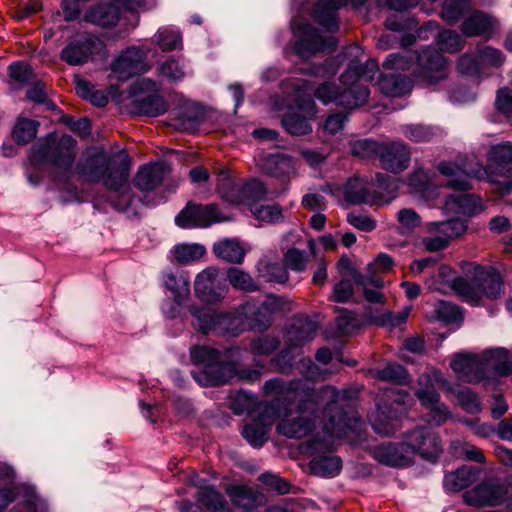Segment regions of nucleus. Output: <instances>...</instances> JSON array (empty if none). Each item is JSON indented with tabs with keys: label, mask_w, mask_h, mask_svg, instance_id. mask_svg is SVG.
I'll list each match as a JSON object with an SVG mask.
<instances>
[{
	"label": "nucleus",
	"mask_w": 512,
	"mask_h": 512,
	"mask_svg": "<svg viewBox=\"0 0 512 512\" xmlns=\"http://www.w3.org/2000/svg\"><path fill=\"white\" fill-rule=\"evenodd\" d=\"M342 399L344 395L334 387L327 386L315 392L307 383L292 382L285 390L287 404L284 407L283 417L277 425V431L289 438L307 436L314 427L315 402H327L324 411L325 436L321 440L314 438L302 444L301 450L311 454L328 450L332 445L330 439L342 437L346 429L352 427V418L348 417L347 412L343 410L344 406L339 404Z\"/></svg>",
	"instance_id": "obj_1"
},
{
	"label": "nucleus",
	"mask_w": 512,
	"mask_h": 512,
	"mask_svg": "<svg viewBox=\"0 0 512 512\" xmlns=\"http://www.w3.org/2000/svg\"><path fill=\"white\" fill-rule=\"evenodd\" d=\"M439 172L451 179L447 185L452 189L466 191L472 188L471 179H487L498 185V191L506 194L512 191V144L495 146L489 153L487 168L475 157L461 156L457 162H441Z\"/></svg>",
	"instance_id": "obj_2"
},
{
	"label": "nucleus",
	"mask_w": 512,
	"mask_h": 512,
	"mask_svg": "<svg viewBox=\"0 0 512 512\" xmlns=\"http://www.w3.org/2000/svg\"><path fill=\"white\" fill-rule=\"evenodd\" d=\"M130 158L124 151L114 154L96 152L88 155L76 167L77 172L89 182H102L112 191L127 188Z\"/></svg>",
	"instance_id": "obj_3"
},
{
	"label": "nucleus",
	"mask_w": 512,
	"mask_h": 512,
	"mask_svg": "<svg viewBox=\"0 0 512 512\" xmlns=\"http://www.w3.org/2000/svg\"><path fill=\"white\" fill-rule=\"evenodd\" d=\"M361 75V67L352 61L340 77L341 86L324 82L315 90L314 95L325 105L335 103L346 109L362 106L368 100L369 90L359 82Z\"/></svg>",
	"instance_id": "obj_4"
},
{
	"label": "nucleus",
	"mask_w": 512,
	"mask_h": 512,
	"mask_svg": "<svg viewBox=\"0 0 512 512\" xmlns=\"http://www.w3.org/2000/svg\"><path fill=\"white\" fill-rule=\"evenodd\" d=\"M76 156V141L68 135L59 139L50 134L37 147L33 148L32 161L47 162L52 169L55 179L67 181L73 174V164Z\"/></svg>",
	"instance_id": "obj_5"
},
{
	"label": "nucleus",
	"mask_w": 512,
	"mask_h": 512,
	"mask_svg": "<svg viewBox=\"0 0 512 512\" xmlns=\"http://www.w3.org/2000/svg\"><path fill=\"white\" fill-rule=\"evenodd\" d=\"M466 271L472 273L469 281L458 277L452 283L453 290L466 302L478 305L484 296L495 299L501 294L502 281L498 274L490 273L474 263H468Z\"/></svg>",
	"instance_id": "obj_6"
},
{
	"label": "nucleus",
	"mask_w": 512,
	"mask_h": 512,
	"mask_svg": "<svg viewBox=\"0 0 512 512\" xmlns=\"http://www.w3.org/2000/svg\"><path fill=\"white\" fill-rule=\"evenodd\" d=\"M194 363L203 367L193 371L194 379L203 386H218L230 381L235 375V367L225 362L220 353L207 346L193 347L190 351Z\"/></svg>",
	"instance_id": "obj_7"
},
{
	"label": "nucleus",
	"mask_w": 512,
	"mask_h": 512,
	"mask_svg": "<svg viewBox=\"0 0 512 512\" xmlns=\"http://www.w3.org/2000/svg\"><path fill=\"white\" fill-rule=\"evenodd\" d=\"M419 388L416 390V396L426 408L430 410V421L439 426L444 424L451 416L449 408L440 402V395L437 388L446 389L452 392L450 383L443 377L438 370H431L423 373L418 379Z\"/></svg>",
	"instance_id": "obj_8"
},
{
	"label": "nucleus",
	"mask_w": 512,
	"mask_h": 512,
	"mask_svg": "<svg viewBox=\"0 0 512 512\" xmlns=\"http://www.w3.org/2000/svg\"><path fill=\"white\" fill-rule=\"evenodd\" d=\"M415 58L422 67V72L419 75L422 81L427 84H434L446 78L447 62L443 55L437 51H422L417 57L409 51L391 54L386 58L383 66L387 69L405 70L409 68L410 63Z\"/></svg>",
	"instance_id": "obj_9"
},
{
	"label": "nucleus",
	"mask_w": 512,
	"mask_h": 512,
	"mask_svg": "<svg viewBox=\"0 0 512 512\" xmlns=\"http://www.w3.org/2000/svg\"><path fill=\"white\" fill-rule=\"evenodd\" d=\"M409 400L408 393L401 389L388 390L371 417L375 432L383 436L395 433L400 428V418L406 413Z\"/></svg>",
	"instance_id": "obj_10"
},
{
	"label": "nucleus",
	"mask_w": 512,
	"mask_h": 512,
	"mask_svg": "<svg viewBox=\"0 0 512 512\" xmlns=\"http://www.w3.org/2000/svg\"><path fill=\"white\" fill-rule=\"evenodd\" d=\"M190 313L194 317L193 326L204 334L209 332L235 334L240 320L238 317L217 312L209 307L191 306Z\"/></svg>",
	"instance_id": "obj_11"
},
{
	"label": "nucleus",
	"mask_w": 512,
	"mask_h": 512,
	"mask_svg": "<svg viewBox=\"0 0 512 512\" xmlns=\"http://www.w3.org/2000/svg\"><path fill=\"white\" fill-rule=\"evenodd\" d=\"M232 217L224 213L217 205L188 204L175 218L181 228L208 227L213 223L230 221Z\"/></svg>",
	"instance_id": "obj_12"
},
{
	"label": "nucleus",
	"mask_w": 512,
	"mask_h": 512,
	"mask_svg": "<svg viewBox=\"0 0 512 512\" xmlns=\"http://www.w3.org/2000/svg\"><path fill=\"white\" fill-rule=\"evenodd\" d=\"M292 30L298 37L296 53L302 58H308L316 52L329 51L336 46L334 37L322 38L309 24L299 20H293Z\"/></svg>",
	"instance_id": "obj_13"
},
{
	"label": "nucleus",
	"mask_w": 512,
	"mask_h": 512,
	"mask_svg": "<svg viewBox=\"0 0 512 512\" xmlns=\"http://www.w3.org/2000/svg\"><path fill=\"white\" fill-rule=\"evenodd\" d=\"M465 221L456 218L444 222H431L427 225L430 236L422 239L426 251L437 252L448 247L450 241L466 231Z\"/></svg>",
	"instance_id": "obj_14"
},
{
	"label": "nucleus",
	"mask_w": 512,
	"mask_h": 512,
	"mask_svg": "<svg viewBox=\"0 0 512 512\" xmlns=\"http://www.w3.org/2000/svg\"><path fill=\"white\" fill-rule=\"evenodd\" d=\"M150 0H113L109 4H99L89 8L84 14V20L94 25L109 27L120 19L121 7L135 11L144 7Z\"/></svg>",
	"instance_id": "obj_15"
},
{
	"label": "nucleus",
	"mask_w": 512,
	"mask_h": 512,
	"mask_svg": "<svg viewBox=\"0 0 512 512\" xmlns=\"http://www.w3.org/2000/svg\"><path fill=\"white\" fill-rule=\"evenodd\" d=\"M316 331L317 324L307 316L293 318L286 332L287 347L281 352L279 361L283 360L285 366L291 367L294 359L290 357V354L304 343L312 340Z\"/></svg>",
	"instance_id": "obj_16"
},
{
	"label": "nucleus",
	"mask_w": 512,
	"mask_h": 512,
	"mask_svg": "<svg viewBox=\"0 0 512 512\" xmlns=\"http://www.w3.org/2000/svg\"><path fill=\"white\" fill-rule=\"evenodd\" d=\"M405 439L409 450L413 451V459L419 455L423 459L433 461L442 451L440 437L426 426L415 427L407 433Z\"/></svg>",
	"instance_id": "obj_17"
},
{
	"label": "nucleus",
	"mask_w": 512,
	"mask_h": 512,
	"mask_svg": "<svg viewBox=\"0 0 512 512\" xmlns=\"http://www.w3.org/2000/svg\"><path fill=\"white\" fill-rule=\"evenodd\" d=\"M264 390L268 394H283V397H277L275 402L260 403L253 411V419L269 430L277 419L280 421L283 417L284 407L287 404L286 388L278 380L273 379L265 383Z\"/></svg>",
	"instance_id": "obj_18"
},
{
	"label": "nucleus",
	"mask_w": 512,
	"mask_h": 512,
	"mask_svg": "<svg viewBox=\"0 0 512 512\" xmlns=\"http://www.w3.org/2000/svg\"><path fill=\"white\" fill-rule=\"evenodd\" d=\"M196 295L206 302H217L226 293L225 278L221 271L214 266L207 267L195 278Z\"/></svg>",
	"instance_id": "obj_19"
},
{
	"label": "nucleus",
	"mask_w": 512,
	"mask_h": 512,
	"mask_svg": "<svg viewBox=\"0 0 512 512\" xmlns=\"http://www.w3.org/2000/svg\"><path fill=\"white\" fill-rule=\"evenodd\" d=\"M102 48L103 43L97 37L88 34L78 35L62 50L61 58L70 65H81Z\"/></svg>",
	"instance_id": "obj_20"
},
{
	"label": "nucleus",
	"mask_w": 512,
	"mask_h": 512,
	"mask_svg": "<svg viewBox=\"0 0 512 512\" xmlns=\"http://www.w3.org/2000/svg\"><path fill=\"white\" fill-rule=\"evenodd\" d=\"M376 185L365 179L352 178L347 181L343 188V194L349 203L381 205L389 203L393 196L385 198L376 192Z\"/></svg>",
	"instance_id": "obj_21"
},
{
	"label": "nucleus",
	"mask_w": 512,
	"mask_h": 512,
	"mask_svg": "<svg viewBox=\"0 0 512 512\" xmlns=\"http://www.w3.org/2000/svg\"><path fill=\"white\" fill-rule=\"evenodd\" d=\"M144 52L136 47H130L123 51L113 61L111 70L119 80H127L133 76L144 73L148 66L144 61Z\"/></svg>",
	"instance_id": "obj_22"
},
{
	"label": "nucleus",
	"mask_w": 512,
	"mask_h": 512,
	"mask_svg": "<svg viewBox=\"0 0 512 512\" xmlns=\"http://www.w3.org/2000/svg\"><path fill=\"white\" fill-rule=\"evenodd\" d=\"M374 458L387 466L405 467L413 463V451L404 443H382L373 449Z\"/></svg>",
	"instance_id": "obj_23"
},
{
	"label": "nucleus",
	"mask_w": 512,
	"mask_h": 512,
	"mask_svg": "<svg viewBox=\"0 0 512 512\" xmlns=\"http://www.w3.org/2000/svg\"><path fill=\"white\" fill-rule=\"evenodd\" d=\"M450 366L458 378L466 382H479L485 378L480 355L461 352L451 360Z\"/></svg>",
	"instance_id": "obj_24"
},
{
	"label": "nucleus",
	"mask_w": 512,
	"mask_h": 512,
	"mask_svg": "<svg viewBox=\"0 0 512 512\" xmlns=\"http://www.w3.org/2000/svg\"><path fill=\"white\" fill-rule=\"evenodd\" d=\"M297 108L299 112L304 115H299L298 113H291L283 117L282 123L285 129L293 135H306L312 131L311 124L309 123V118H312L316 114V106L312 99H302L298 102Z\"/></svg>",
	"instance_id": "obj_25"
},
{
	"label": "nucleus",
	"mask_w": 512,
	"mask_h": 512,
	"mask_svg": "<svg viewBox=\"0 0 512 512\" xmlns=\"http://www.w3.org/2000/svg\"><path fill=\"white\" fill-rule=\"evenodd\" d=\"M378 157L384 169L400 173L409 165L410 151L402 142L382 143Z\"/></svg>",
	"instance_id": "obj_26"
},
{
	"label": "nucleus",
	"mask_w": 512,
	"mask_h": 512,
	"mask_svg": "<svg viewBox=\"0 0 512 512\" xmlns=\"http://www.w3.org/2000/svg\"><path fill=\"white\" fill-rule=\"evenodd\" d=\"M485 378L490 376H507L512 373V361L504 348L487 350L480 355Z\"/></svg>",
	"instance_id": "obj_27"
},
{
	"label": "nucleus",
	"mask_w": 512,
	"mask_h": 512,
	"mask_svg": "<svg viewBox=\"0 0 512 512\" xmlns=\"http://www.w3.org/2000/svg\"><path fill=\"white\" fill-rule=\"evenodd\" d=\"M497 28V21L493 17L479 11L471 14L462 24V32L467 37H491Z\"/></svg>",
	"instance_id": "obj_28"
},
{
	"label": "nucleus",
	"mask_w": 512,
	"mask_h": 512,
	"mask_svg": "<svg viewBox=\"0 0 512 512\" xmlns=\"http://www.w3.org/2000/svg\"><path fill=\"white\" fill-rule=\"evenodd\" d=\"M20 500L24 506L22 512H35L37 497L32 489L25 485H14L0 489V508L4 509L14 500Z\"/></svg>",
	"instance_id": "obj_29"
},
{
	"label": "nucleus",
	"mask_w": 512,
	"mask_h": 512,
	"mask_svg": "<svg viewBox=\"0 0 512 512\" xmlns=\"http://www.w3.org/2000/svg\"><path fill=\"white\" fill-rule=\"evenodd\" d=\"M232 503L237 507L234 512H257L263 497L246 486L233 485L226 489Z\"/></svg>",
	"instance_id": "obj_30"
},
{
	"label": "nucleus",
	"mask_w": 512,
	"mask_h": 512,
	"mask_svg": "<svg viewBox=\"0 0 512 512\" xmlns=\"http://www.w3.org/2000/svg\"><path fill=\"white\" fill-rule=\"evenodd\" d=\"M168 171V166L163 163L144 166L135 177V186L141 191H152L161 185Z\"/></svg>",
	"instance_id": "obj_31"
},
{
	"label": "nucleus",
	"mask_w": 512,
	"mask_h": 512,
	"mask_svg": "<svg viewBox=\"0 0 512 512\" xmlns=\"http://www.w3.org/2000/svg\"><path fill=\"white\" fill-rule=\"evenodd\" d=\"M346 4V0H319L313 9L314 19L328 31L338 28L335 12Z\"/></svg>",
	"instance_id": "obj_32"
},
{
	"label": "nucleus",
	"mask_w": 512,
	"mask_h": 512,
	"mask_svg": "<svg viewBox=\"0 0 512 512\" xmlns=\"http://www.w3.org/2000/svg\"><path fill=\"white\" fill-rule=\"evenodd\" d=\"M242 310L247 319V324L254 329H266L271 323L272 309L265 302L247 303L242 307Z\"/></svg>",
	"instance_id": "obj_33"
},
{
	"label": "nucleus",
	"mask_w": 512,
	"mask_h": 512,
	"mask_svg": "<svg viewBox=\"0 0 512 512\" xmlns=\"http://www.w3.org/2000/svg\"><path fill=\"white\" fill-rule=\"evenodd\" d=\"M258 166L266 174L275 177L289 175L294 171L293 159L282 154L264 156L259 159Z\"/></svg>",
	"instance_id": "obj_34"
},
{
	"label": "nucleus",
	"mask_w": 512,
	"mask_h": 512,
	"mask_svg": "<svg viewBox=\"0 0 512 512\" xmlns=\"http://www.w3.org/2000/svg\"><path fill=\"white\" fill-rule=\"evenodd\" d=\"M380 91L389 97H400L412 90L411 80L401 74H384L378 82Z\"/></svg>",
	"instance_id": "obj_35"
},
{
	"label": "nucleus",
	"mask_w": 512,
	"mask_h": 512,
	"mask_svg": "<svg viewBox=\"0 0 512 512\" xmlns=\"http://www.w3.org/2000/svg\"><path fill=\"white\" fill-rule=\"evenodd\" d=\"M214 254L229 263H241L246 255V250L238 239L225 238L213 245Z\"/></svg>",
	"instance_id": "obj_36"
},
{
	"label": "nucleus",
	"mask_w": 512,
	"mask_h": 512,
	"mask_svg": "<svg viewBox=\"0 0 512 512\" xmlns=\"http://www.w3.org/2000/svg\"><path fill=\"white\" fill-rule=\"evenodd\" d=\"M478 470L463 466L455 472L447 473L444 477V487L449 491H459L469 486L477 478Z\"/></svg>",
	"instance_id": "obj_37"
},
{
	"label": "nucleus",
	"mask_w": 512,
	"mask_h": 512,
	"mask_svg": "<svg viewBox=\"0 0 512 512\" xmlns=\"http://www.w3.org/2000/svg\"><path fill=\"white\" fill-rule=\"evenodd\" d=\"M165 287L171 291L174 298L184 301L190 295V280L187 274L168 272L163 275Z\"/></svg>",
	"instance_id": "obj_38"
},
{
	"label": "nucleus",
	"mask_w": 512,
	"mask_h": 512,
	"mask_svg": "<svg viewBox=\"0 0 512 512\" xmlns=\"http://www.w3.org/2000/svg\"><path fill=\"white\" fill-rule=\"evenodd\" d=\"M309 466L314 475L334 477L340 472L342 462L337 456L325 455L313 458Z\"/></svg>",
	"instance_id": "obj_39"
},
{
	"label": "nucleus",
	"mask_w": 512,
	"mask_h": 512,
	"mask_svg": "<svg viewBox=\"0 0 512 512\" xmlns=\"http://www.w3.org/2000/svg\"><path fill=\"white\" fill-rule=\"evenodd\" d=\"M221 181L223 183L219 184V192L222 198L234 205H244L245 183H232L226 172L221 174Z\"/></svg>",
	"instance_id": "obj_40"
},
{
	"label": "nucleus",
	"mask_w": 512,
	"mask_h": 512,
	"mask_svg": "<svg viewBox=\"0 0 512 512\" xmlns=\"http://www.w3.org/2000/svg\"><path fill=\"white\" fill-rule=\"evenodd\" d=\"M174 259L180 264H189L201 259L206 249L201 244H179L174 246L172 250Z\"/></svg>",
	"instance_id": "obj_41"
},
{
	"label": "nucleus",
	"mask_w": 512,
	"mask_h": 512,
	"mask_svg": "<svg viewBox=\"0 0 512 512\" xmlns=\"http://www.w3.org/2000/svg\"><path fill=\"white\" fill-rule=\"evenodd\" d=\"M136 107L140 114L150 117L158 116L167 109L164 99L157 94L148 95L137 100Z\"/></svg>",
	"instance_id": "obj_42"
},
{
	"label": "nucleus",
	"mask_w": 512,
	"mask_h": 512,
	"mask_svg": "<svg viewBox=\"0 0 512 512\" xmlns=\"http://www.w3.org/2000/svg\"><path fill=\"white\" fill-rule=\"evenodd\" d=\"M370 374L373 378L396 384L404 383L407 378L406 370L396 363H388L382 369H373Z\"/></svg>",
	"instance_id": "obj_43"
},
{
	"label": "nucleus",
	"mask_w": 512,
	"mask_h": 512,
	"mask_svg": "<svg viewBox=\"0 0 512 512\" xmlns=\"http://www.w3.org/2000/svg\"><path fill=\"white\" fill-rule=\"evenodd\" d=\"M471 8L469 0H445L441 12L442 18L449 22H457Z\"/></svg>",
	"instance_id": "obj_44"
},
{
	"label": "nucleus",
	"mask_w": 512,
	"mask_h": 512,
	"mask_svg": "<svg viewBox=\"0 0 512 512\" xmlns=\"http://www.w3.org/2000/svg\"><path fill=\"white\" fill-rule=\"evenodd\" d=\"M258 271L268 282L285 283L289 278L286 266L280 263H261Z\"/></svg>",
	"instance_id": "obj_45"
},
{
	"label": "nucleus",
	"mask_w": 512,
	"mask_h": 512,
	"mask_svg": "<svg viewBox=\"0 0 512 512\" xmlns=\"http://www.w3.org/2000/svg\"><path fill=\"white\" fill-rule=\"evenodd\" d=\"M268 429L255 419L247 423L242 431L243 437L254 447H261L267 441Z\"/></svg>",
	"instance_id": "obj_46"
},
{
	"label": "nucleus",
	"mask_w": 512,
	"mask_h": 512,
	"mask_svg": "<svg viewBox=\"0 0 512 512\" xmlns=\"http://www.w3.org/2000/svg\"><path fill=\"white\" fill-rule=\"evenodd\" d=\"M227 278L230 284L238 290L255 291L258 289L252 277L247 272L239 268H229L227 271Z\"/></svg>",
	"instance_id": "obj_47"
},
{
	"label": "nucleus",
	"mask_w": 512,
	"mask_h": 512,
	"mask_svg": "<svg viewBox=\"0 0 512 512\" xmlns=\"http://www.w3.org/2000/svg\"><path fill=\"white\" fill-rule=\"evenodd\" d=\"M38 123L29 119H21L13 130L15 140L20 144H26L36 137Z\"/></svg>",
	"instance_id": "obj_48"
},
{
	"label": "nucleus",
	"mask_w": 512,
	"mask_h": 512,
	"mask_svg": "<svg viewBox=\"0 0 512 512\" xmlns=\"http://www.w3.org/2000/svg\"><path fill=\"white\" fill-rule=\"evenodd\" d=\"M267 194L264 184L256 179H251L245 183L244 205L256 207L257 202L263 199Z\"/></svg>",
	"instance_id": "obj_49"
},
{
	"label": "nucleus",
	"mask_w": 512,
	"mask_h": 512,
	"mask_svg": "<svg viewBox=\"0 0 512 512\" xmlns=\"http://www.w3.org/2000/svg\"><path fill=\"white\" fill-rule=\"evenodd\" d=\"M403 134L414 142H428L437 135V130L420 124L406 125L403 127Z\"/></svg>",
	"instance_id": "obj_50"
},
{
	"label": "nucleus",
	"mask_w": 512,
	"mask_h": 512,
	"mask_svg": "<svg viewBox=\"0 0 512 512\" xmlns=\"http://www.w3.org/2000/svg\"><path fill=\"white\" fill-rule=\"evenodd\" d=\"M156 43L163 51H171L181 46L180 34L170 28H161L155 35Z\"/></svg>",
	"instance_id": "obj_51"
},
{
	"label": "nucleus",
	"mask_w": 512,
	"mask_h": 512,
	"mask_svg": "<svg viewBox=\"0 0 512 512\" xmlns=\"http://www.w3.org/2000/svg\"><path fill=\"white\" fill-rule=\"evenodd\" d=\"M451 393L455 394L459 405L466 412L474 414L481 411V403L478 396L469 388H463L457 391L452 389Z\"/></svg>",
	"instance_id": "obj_52"
},
{
	"label": "nucleus",
	"mask_w": 512,
	"mask_h": 512,
	"mask_svg": "<svg viewBox=\"0 0 512 512\" xmlns=\"http://www.w3.org/2000/svg\"><path fill=\"white\" fill-rule=\"evenodd\" d=\"M252 214L259 220L266 223H276L282 220V209L279 205H257L252 207Z\"/></svg>",
	"instance_id": "obj_53"
},
{
	"label": "nucleus",
	"mask_w": 512,
	"mask_h": 512,
	"mask_svg": "<svg viewBox=\"0 0 512 512\" xmlns=\"http://www.w3.org/2000/svg\"><path fill=\"white\" fill-rule=\"evenodd\" d=\"M284 264L286 268L292 271L301 273L307 268L308 256L307 254L297 248H291L284 254Z\"/></svg>",
	"instance_id": "obj_54"
},
{
	"label": "nucleus",
	"mask_w": 512,
	"mask_h": 512,
	"mask_svg": "<svg viewBox=\"0 0 512 512\" xmlns=\"http://www.w3.org/2000/svg\"><path fill=\"white\" fill-rule=\"evenodd\" d=\"M505 57L500 50L491 46H483L478 50V61L480 66L500 67L504 63Z\"/></svg>",
	"instance_id": "obj_55"
},
{
	"label": "nucleus",
	"mask_w": 512,
	"mask_h": 512,
	"mask_svg": "<svg viewBox=\"0 0 512 512\" xmlns=\"http://www.w3.org/2000/svg\"><path fill=\"white\" fill-rule=\"evenodd\" d=\"M382 143L370 139L357 140L352 143V154L361 158H370L378 156L381 151Z\"/></svg>",
	"instance_id": "obj_56"
},
{
	"label": "nucleus",
	"mask_w": 512,
	"mask_h": 512,
	"mask_svg": "<svg viewBox=\"0 0 512 512\" xmlns=\"http://www.w3.org/2000/svg\"><path fill=\"white\" fill-rule=\"evenodd\" d=\"M438 43L440 49L447 52H457L464 46L463 38L455 31L445 30L439 33Z\"/></svg>",
	"instance_id": "obj_57"
},
{
	"label": "nucleus",
	"mask_w": 512,
	"mask_h": 512,
	"mask_svg": "<svg viewBox=\"0 0 512 512\" xmlns=\"http://www.w3.org/2000/svg\"><path fill=\"white\" fill-rule=\"evenodd\" d=\"M160 75L170 81H178L186 76L184 66L175 59H167L159 67Z\"/></svg>",
	"instance_id": "obj_58"
},
{
	"label": "nucleus",
	"mask_w": 512,
	"mask_h": 512,
	"mask_svg": "<svg viewBox=\"0 0 512 512\" xmlns=\"http://www.w3.org/2000/svg\"><path fill=\"white\" fill-rule=\"evenodd\" d=\"M8 71L11 80L20 85L29 83L34 77L33 70L24 62L12 63Z\"/></svg>",
	"instance_id": "obj_59"
},
{
	"label": "nucleus",
	"mask_w": 512,
	"mask_h": 512,
	"mask_svg": "<svg viewBox=\"0 0 512 512\" xmlns=\"http://www.w3.org/2000/svg\"><path fill=\"white\" fill-rule=\"evenodd\" d=\"M410 311V307H407L404 310L399 311L397 313L385 311L381 313L379 316L375 317L374 322L382 326L394 328L396 326L401 325L407 320Z\"/></svg>",
	"instance_id": "obj_60"
},
{
	"label": "nucleus",
	"mask_w": 512,
	"mask_h": 512,
	"mask_svg": "<svg viewBox=\"0 0 512 512\" xmlns=\"http://www.w3.org/2000/svg\"><path fill=\"white\" fill-rule=\"evenodd\" d=\"M436 313L438 318L446 323H452L462 319L459 307L446 301H440L438 303Z\"/></svg>",
	"instance_id": "obj_61"
},
{
	"label": "nucleus",
	"mask_w": 512,
	"mask_h": 512,
	"mask_svg": "<svg viewBox=\"0 0 512 512\" xmlns=\"http://www.w3.org/2000/svg\"><path fill=\"white\" fill-rule=\"evenodd\" d=\"M347 222L356 229L364 232H371L376 228V221L366 214L349 213Z\"/></svg>",
	"instance_id": "obj_62"
},
{
	"label": "nucleus",
	"mask_w": 512,
	"mask_h": 512,
	"mask_svg": "<svg viewBox=\"0 0 512 512\" xmlns=\"http://www.w3.org/2000/svg\"><path fill=\"white\" fill-rule=\"evenodd\" d=\"M400 227L406 231H412L420 225L421 218L416 211L410 208L401 209L397 213Z\"/></svg>",
	"instance_id": "obj_63"
},
{
	"label": "nucleus",
	"mask_w": 512,
	"mask_h": 512,
	"mask_svg": "<svg viewBox=\"0 0 512 512\" xmlns=\"http://www.w3.org/2000/svg\"><path fill=\"white\" fill-rule=\"evenodd\" d=\"M260 481L269 490L279 494L289 492L290 485L287 481L273 474H263L260 476Z\"/></svg>",
	"instance_id": "obj_64"
}]
</instances>
